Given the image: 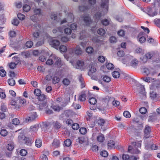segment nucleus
Listing matches in <instances>:
<instances>
[{
  "mask_svg": "<svg viewBox=\"0 0 160 160\" xmlns=\"http://www.w3.org/2000/svg\"><path fill=\"white\" fill-rule=\"evenodd\" d=\"M17 101H18L19 103L22 104H24L26 102V100L23 98L21 97H18Z\"/></svg>",
  "mask_w": 160,
  "mask_h": 160,
  "instance_id": "obj_29",
  "label": "nucleus"
},
{
  "mask_svg": "<svg viewBox=\"0 0 160 160\" xmlns=\"http://www.w3.org/2000/svg\"><path fill=\"white\" fill-rule=\"evenodd\" d=\"M59 48L60 52H65L67 50L66 47L64 45L60 46Z\"/></svg>",
  "mask_w": 160,
  "mask_h": 160,
  "instance_id": "obj_34",
  "label": "nucleus"
},
{
  "mask_svg": "<svg viewBox=\"0 0 160 160\" xmlns=\"http://www.w3.org/2000/svg\"><path fill=\"white\" fill-rule=\"evenodd\" d=\"M79 9L81 12H84L88 11L89 8L87 6L81 5L79 6Z\"/></svg>",
  "mask_w": 160,
  "mask_h": 160,
  "instance_id": "obj_18",
  "label": "nucleus"
},
{
  "mask_svg": "<svg viewBox=\"0 0 160 160\" xmlns=\"http://www.w3.org/2000/svg\"><path fill=\"white\" fill-rule=\"evenodd\" d=\"M100 155L103 157H106L108 156V153L107 151L103 150L101 152Z\"/></svg>",
  "mask_w": 160,
  "mask_h": 160,
  "instance_id": "obj_54",
  "label": "nucleus"
},
{
  "mask_svg": "<svg viewBox=\"0 0 160 160\" xmlns=\"http://www.w3.org/2000/svg\"><path fill=\"white\" fill-rule=\"evenodd\" d=\"M120 73L117 71H114L112 73V76L114 78H118L120 77Z\"/></svg>",
  "mask_w": 160,
  "mask_h": 160,
  "instance_id": "obj_31",
  "label": "nucleus"
},
{
  "mask_svg": "<svg viewBox=\"0 0 160 160\" xmlns=\"http://www.w3.org/2000/svg\"><path fill=\"white\" fill-rule=\"evenodd\" d=\"M142 141H141L132 142L131 141L132 146H128V152L133 154H138L140 151L138 149V148H141Z\"/></svg>",
  "mask_w": 160,
  "mask_h": 160,
  "instance_id": "obj_1",
  "label": "nucleus"
},
{
  "mask_svg": "<svg viewBox=\"0 0 160 160\" xmlns=\"http://www.w3.org/2000/svg\"><path fill=\"white\" fill-rule=\"evenodd\" d=\"M154 22L158 27L160 28V19L156 18L154 20Z\"/></svg>",
  "mask_w": 160,
  "mask_h": 160,
  "instance_id": "obj_55",
  "label": "nucleus"
},
{
  "mask_svg": "<svg viewBox=\"0 0 160 160\" xmlns=\"http://www.w3.org/2000/svg\"><path fill=\"white\" fill-rule=\"evenodd\" d=\"M123 116L126 118H129L131 116L130 113L128 111H125L123 113Z\"/></svg>",
  "mask_w": 160,
  "mask_h": 160,
  "instance_id": "obj_50",
  "label": "nucleus"
},
{
  "mask_svg": "<svg viewBox=\"0 0 160 160\" xmlns=\"http://www.w3.org/2000/svg\"><path fill=\"white\" fill-rule=\"evenodd\" d=\"M110 23V21L107 19H105L101 21V23L103 25L108 26Z\"/></svg>",
  "mask_w": 160,
  "mask_h": 160,
  "instance_id": "obj_35",
  "label": "nucleus"
},
{
  "mask_svg": "<svg viewBox=\"0 0 160 160\" xmlns=\"http://www.w3.org/2000/svg\"><path fill=\"white\" fill-rule=\"evenodd\" d=\"M72 53L77 55H81L82 53V49L78 45L75 48H72Z\"/></svg>",
  "mask_w": 160,
  "mask_h": 160,
  "instance_id": "obj_8",
  "label": "nucleus"
},
{
  "mask_svg": "<svg viewBox=\"0 0 160 160\" xmlns=\"http://www.w3.org/2000/svg\"><path fill=\"white\" fill-rule=\"evenodd\" d=\"M72 128L73 129L77 130L79 128V125L77 123H73L72 125Z\"/></svg>",
  "mask_w": 160,
  "mask_h": 160,
  "instance_id": "obj_56",
  "label": "nucleus"
},
{
  "mask_svg": "<svg viewBox=\"0 0 160 160\" xmlns=\"http://www.w3.org/2000/svg\"><path fill=\"white\" fill-rule=\"evenodd\" d=\"M60 141L59 140L54 139L52 143V145L55 148H57L60 146Z\"/></svg>",
  "mask_w": 160,
  "mask_h": 160,
  "instance_id": "obj_14",
  "label": "nucleus"
},
{
  "mask_svg": "<svg viewBox=\"0 0 160 160\" xmlns=\"http://www.w3.org/2000/svg\"><path fill=\"white\" fill-rule=\"evenodd\" d=\"M97 138L98 141L101 142H103L105 140V137L102 134H100L97 136Z\"/></svg>",
  "mask_w": 160,
  "mask_h": 160,
  "instance_id": "obj_19",
  "label": "nucleus"
},
{
  "mask_svg": "<svg viewBox=\"0 0 160 160\" xmlns=\"http://www.w3.org/2000/svg\"><path fill=\"white\" fill-rule=\"evenodd\" d=\"M17 65L16 63H15V62H11L9 65V68L12 69H14L16 68Z\"/></svg>",
  "mask_w": 160,
  "mask_h": 160,
  "instance_id": "obj_64",
  "label": "nucleus"
},
{
  "mask_svg": "<svg viewBox=\"0 0 160 160\" xmlns=\"http://www.w3.org/2000/svg\"><path fill=\"white\" fill-rule=\"evenodd\" d=\"M102 78L103 81L105 82H109L111 80V78L107 75H103L102 76Z\"/></svg>",
  "mask_w": 160,
  "mask_h": 160,
  "instance_id": "obj_22",
  "label": "nucleus"
},
{
  "mask_svg": "<svg viewBox=\"0 0 160 160\" xmlns=\"http://www.w3.org/2000/svg\"><path fill=\"white\" fill-rule=\"evenodd\" d=\"M109 40L111 43L115 42L117 41V39L114 36H111Z\"/></svg>",
  "mask_w": 160,
  "mask_h": 160,
  "instance_id": "obj_62",
  "label": "nucleus"
},
{
  "mask_svg": "<svg viewBox=\"0 0 160 160\" xmlns=\"http://www.w3.org/2000/svg\"><path fill=\"white\" fill-rule=\"evenodd\" d=\"M89 102L91 104L95 105L97 103V100L95 98L92 97L89 99Z\"/></svg>",
  "mask_w": 160,
  "mask_h": 160,
  "instance_id": "obj_28",
  "label": "nucleus"
},
{
  "mask_svg": "<svg viewBox=\"0 0 160 160\" xmlns=\"http://www.w3.org/2000/svg\"><path fill=\"white\" fill-rule=\"evenodd\" d=\"M152 56V54L150 52H148L142 58H141L143 62H146L148 59H150Z\"/></svg>",
  "mask_w": 160,
  "mask_h": 160,
  "instance_id": "obj_11",
  "label": "nucleus"
},
{
  "mask_svg": "<svg viewBox=\"0 0 160 160\" xmlns=\"http://www.w3.org/2000/svg\"><path fill=\"white\" fill-rule=\"evenodd\" d=\"M27 154V152L25 149H22L20 151V154L22 156H25Z\"/></svg>",
  "mask_w": 160,
  "mask_h": 160,
  "instance_id": "obj_44",
  "label": "nucleus"
},
{
  "mask_svg": "<svg viewBox=\"0 0 160 160\" xmlns=\"http://www.w3.org/2000/svg\"><path fill=\"white\" fill-rule=\"evenodd\" d=\"M34 93L35 95L39 96L41 94V91L39 89L36 88L34 90Z\"/></svg>",
  "mask_w": 160,
  "mask_h": 160,
  "instance_id": "obj_37",
  "label": "nucleus"
},
{
  "mask_svg": "<svg viewBox=\"0 0 160 160\" xmlns=\"http://www.w3.org/2000/svg\"><path fill=\"white\" fill-rule=\"evenodd\" d=\"M77 65L78 68H79L81 69H83L84 62L82 61L78 60L77 62Z\"/></svg>",
  "mask_w": 160,
  "mask_h": 160,
  "instance_id": "obj_15",
  "label": "nucleus"
},
{
  "mask_svg": "<svg viewBox=\"0 0 160 160\" xmlns=\"http://www.w3.org/2000/svg\"><path fill=\"white\" fill-rule=\"evenodd\" d=\"M108 148L111 149L113 148H115V142L113 140H110L108 142Z\"/></svg>",
  "mask_w": 160,
  "mask_h": 160,
  "instance_id": "obj_21",
  "label": "nucleus"
},
{
  "mask_svg": "<svg viewBox=\"0 0 160 160\" xmlns=\"http://www.w3.org/2000/svg\"><path fill=\"white\" fill-rule=\"evenodd\" d=\"M101 6L102 8L105 7L106 10L108 11L109 0H102Z\"/></svg>",
  "mask_w": 160,
  "mask_h": 160,
  "instance_id": "obj_13",
  "label": "nucleus"
},
{
  "mask_svg": "<svg viewBox=\"0 0 160 160\" xmlns=\"http://www.w3.org/2000/svg\"><path fill=\"white\" fill-rule=\"evenodd\" d=\"M70 80L67 78H64L62 81V84L66 86H68L70 84Z\"/></svg>",
  "mask_w": 160,
  "mask_h": 160,
  "instance_id": "obj_20",
  "label": "nucleus"
},
{
  "mask_svg": "<svg viewBox=\"0 0 160 160\" xmlns=\"http://www.w3.org/2000/svg\"><path fill=\"white\" fill-rule=\"evenodd\" d=\"M8 82L9 85L11 86H14L16 83L15 80L13 78L9 79Z\"/></svg>",
  "mask_w": 160,
  "mask_h": 160,
  "instance_id": "obj_25",
  "label": "nucleus"
},
{
  "mask_svg": "<svg viewBox=\"0 0 160 160\" xmlns=\"http://www.w3.org/2000/svg\"><path fill=\"white\" fill-rule=\"evenodd\" d=\"M50 44L52 47L58 50L60 45V42L58 40L53 39L50 42Z\"/></svg>",
  "mask_w": 160,
  "mask_h": 160,
  "instance_id": "obj_7",
  "label": "nucleus"
},
{
  "mask_svg": "<svg viewBox=\"0 0 160 160\" xmlns=\"http://www.w3.org/2000/svg\"><path fill=\"white\" fill-rule=\"evenodd\" d=\"M60 78L58 76L55 75L52 78V82L54 84L58 83L60 81Z\"/></svg>",
  "mask_w": 160,
  "mask_h": 160,
  "instance_id": "obj_16",
  "label": "nucleus"
},
{
  "mask_svg": "<svg viewBox=\"0 0 160 160\" xmlns=\"http://www.w3.org/2000/svg\"><path fill=\"white\" fill-rule=\"evenodd\" d=\"M141 79L143 80L144 81L148 82H151V81L152 80V78L149 77L142 78Z\"/></svg>",
  "mask_w": 160,
  "mask_h": 160,
  "instance_id": "obj_45",
  "label": "nucleus"
},
{
  "mask_svg": "<svg viewBox=\"0 0 160 160\" xmlns=\"http://www.w3.org/2000/svg\"><path fill=\"white\" fill-rule=\"evenodd\" d=\"M138 63V61L137 59H134L131 61V65L132 66H137Z\"/></svg>",
  "mask_w": 160,
  "mask_h": 160,
  "instance_id": "obj_47",
  "label": "nucleus"
},
{
  "mask_svg": "<svg viewBox=\"0 0 160 160\" xmlns=\"http://www.w3.org/2000/svg\"><path fill=\"white\" fill-rule=\"evenodd\" d=\"M38 97V100L39 101L43 102L45 101V100L46 99V96L44 94H40Z\"/></svg>",
  "mask_w": 160,
  "mask_h": 160,
  "instance_id": "obj_33",
  "label": "nucleus"
},
{
  "mask_svg": "<svg viewBox=\"0 0 160 160\" xmlns=\"http://www.w3.org/2000/svg\"><path fill=\"white\" fill-rule=\"evenodd\" d=\"M18 139L20 142H22L26 139V137L22 134H20L18 136Z\"/></svg>",
  "mask_w": 160,
  "mask_h": 160,
  "instance_id": "obj_32",
  "label": "nucleus"
},
{
  "mask_svg": "<svg viewBox=\"0 0 160 160\" xmlns=\"http://www.w3.org/2000/svg\"><path fill=\"white\" fill-rule=\"evenodd\" d=\"M52 108L54 111L59 112L61 109V108L58 105H53L52 106Z\"/></svg>",
  "mask_w": 160,
  "mask_h": 160,
  "instance_id": "obj_30",
  "label": "nucleus"
},
{
  "mask_svg": "<svg viewBox=\"0 0 160 160\" xmlns=\"http://www.w3.org/2000/svg\"><path fill=\"white\" fill-rule=\"evenodd\" d=\"M105 122V120L102 119H100L98 121V123L101 126H103Z\"/></svg>",
  "mask_w": 160,
  "mask_h": 160,
  "instance_id": "obj_43",
  "label": "nucleus"
},
{
  "mask_svg": "<svg viewBox=\"0 0 160 160\" xmlns=\"http://www.w3.org/2000/svg\"><path fill=\"white\" fill-rule=\"evenodd\" d=\"M1 135L2 136H5L8 134L7 131L5 129H1L0 131Z\"/></svg>",
  "mask_w": 160,
  "mask_h": 160,
  "instance_id": "obj_40",
  "label": "nucleus"
},
{
  "mask_svg": "<svg viewBox=\"0 0 160 160\" xmlns=\"http://www.w3.org/2000/svg\"><path fill=\"white\" fill-rule=\"evenodd\" d=\"M151 132V127L148 125L145 126L144 131V137L145 138H148L150 137Z\"/></svg>",
  "mask_w": 160,
  "mask_h": 160,
  "instance_id": "obj_6",
  "label": "nucleus"
},
{
  "mask_svg": "<svg viewBox=\"0 0 160 160\" xmlns=\"http://www.w3.org/2000/svg\"><path fill=\"white\" fill-rule=\"evenodd\" d=\"M146 40V38L145 37L142 36L140 37L139 39V42L141 43L145 42Z\"/></svg>",
  "mask_w": 160,
  "mask_h": 160,
  "instance_id": "obj_63",
  "label": "nucleus"
},
{
  "mask_svg": "<svg viewBox=\"0 0 160 160\" xmlns=\"http://www.w3.org/2000/svg\"><path fill=\"white\" fill-rule=\"evenodd\" d=\"M64 142L65 146L67 147L70 146L72 143L71 140L69 139H66Z\"/></svg>",
  "mask_w": 160,
  "mask_h": 160,
  "instance_id": "obj_27",
  "label": "nucleus"
},
{
  "mask_svg": "<svg viewBox=\"0 0 160 160\" xmlns=\"http://www.w3.org/2000/svg\"><path fill=\"white\" fill-rule=\"evenodd\" d=\"M61 126V124L58 122L56 121L54 125V127L57 129H59L60 128Z\"/></svg>",
  "mask_w": 160,
  "mask_h": 160,
  "instance_id": "obj_41",
  "label": "nucleus"
},
{
  "mask_svg": "<svg viewBox=\"0 0 160 160\" xmlns=\"http://www.w3.org/2000/svg\"><path fill=\"white\" fill-rule=\"evenodd\" d=\"M146 12L150 16L153 17L157 14V10L155 7L148 8Z\"/></svg>",
  "mask_w": 160,
  "mask_h": 160,
  "instance_id": "obj_2",
  "label": "nucleus"
},
{
  "mask_svg": "<svg viewBox=\"0 0 160 160\" xmlns=\"http://www.w3.org/2000/svg\"><path fill=\"white\" fill-rule=\"evenodd\" d=\"M106 67L108 69L112 70L114 68L113 65L112 63H108L106 65Z\"/></svg>",
  "mask_w": 160,
  "mask_h": 160,
  "instance_id": "obj_60",
  "label": "nucleus"
},
{
  "mask_svg": "<svg viewBox=\"0 0 160 160\" xmlns=\"http://www.w3.org/2000/svg\"><path fill=\"white\" fill-rule=\"evenodd\" d=\"M7 148L8 150L10 151H12L14 148V143L13 142H10L7 146Z\"/></svg>",
  "mask_w": 160,
  "mask_h": 160,
  "instance_id": "obj_17",
  "label": "nucleus"
},
{
  "mask_svg": "<svg viewBox=\"0 0 160 160\" xmlns=\"http://www.w3.org/2000/svg\"><path fill=\"white\" fill-rule=\"evenodd\" d=\"M130 157L129 155L126 154H123L122 156L123 160H129Z\"/></svg>",
  "mask_w": 160,
  "mask_h": 160,
  "instance_id": "obj_59",
  "label": "nucleus"
},
{
  "mask_svg": "<svg viewBox=\"0 0 160 160\" xmlns=\"http://www.w3.org/2000/svg\"><path fill=\"white\" fill-rule=\"evenodd\" d=\"M30 7L29 5L26 4L23 6V9L24 11L28 12L30 9Z\"/></svg>",
  "mask_w": 160,
  "mask_h": 160,
  "instance_id": "obj_38",
  "label": "nucleus"
},
{
  "mask_svg": "<svg viewBox=\"0 0 160 160\" xmlns=\"http://www.w3.org/2000/svg\"><path fill=\"white\" fill-rule=\"evenodd\" d=\"M117 54L119 57H122L124 56L125 53L123 51L119 50L117 52Z\"/></svg>",
  "mask_w": 160,
  "mask_h": 160,
  "instance_id": "obj_52",
  "label": "nucleus"
},
{
  "mask_svg": "<svg viewBox=\"0 0 160 160\" xmlns=\"http://www.w3.org/2000/svg\"><path fill=\"white\" fill-rule=\"evenodd\" d=\"M84 138L83 137H79L77 140V142H78L79 143L82 144L84 142Z\"/></svg>",
  "mask_w": 160,
  "mask_h": 160,
  "instance_id": "obj_61",
  "label": "nucleus"
},
{
  "mask_svg": "<svg viewBox=\"0 0 160 160\" xmlns=\"http://www.w3.org/2000/svg\"><path fill=\"white\" fill-rule=\"evenodd\" d=\"M39 159V160H48V158L46 155L43 154L40 156Z\"/></svg>",
  "mask_w": 160,
  "mask_h": 160,
  "instance_id": "obj_58",
  "label": "nucleus"
},
{
  "mask_svg": "<svg viewBox=\"0 0 160 160\" xmlns=\"http://www.w3.org/2000/svg\"><path fill=\"white\" fill-rule=\"evenodd\" d=\"M86 95L85 91L82 92L78 97V100L80 101H84L86 100Z\"/></svg>",
  "mask_w": 160,
  "mask_h": 160,
  "instance_id": "obj_12",
  "label": "nucleus"
},
{
  "mask_svg": "<svg viewBox=\"0 0 160 160\" xmlns=\"http://www.w3.org/2000/svg\"><path fill=\"white\" fill-rule=\"evenodd\" d=\"M102 13L100 12H97L94 15V18L96 21L98 22L100 18L101 17Z\"/></svg>",
  "mask_w": 160,
  "mask_h": 160,
  "instance_id": "obj_24",
  "label": "nucleus"
},
{
  "mask_svg": "<svg viewBox=\"0 0 160 160\" xmlns=\"http://www.w3.org/2000/svg\"><path fill=\"white\" fill-rule=\"evenodd\" d=\"M72 30L69 28H66L64 29V31L66 34H70L72 32Z\"/></svg>",
  "mask_w": 160,
  "mask_h": 160,
  "instance_id": "obj_51",
  "label": "nucleus"
},
{
  "mask_svg": "<svg viewBox=\"0 0 160 160\" xmlns=\"http://www.w3.org/2000/svg\"><path fill=\"white\" fill-rule=\"evenodd\" d=\"M98 34L101 35H103L105 33V31L104 29L100 28L98 31Z\"/></svg>",
  "mask_w": 160,
  "mask_h": 160,
  "instance_id": "obj_48",
  "label": "nucleus"
},
{
  "mask_svg": "<svg viewBox=\"0 0 160 160\" xmlns=\"http://www.w3.org/2000/svg\"><path fill=\"white\" fill-rule=\"evenodd\" d=\"M83 19L85 25L89 26L92 22L89 14H86L81 17Z\"/></svg>",
  "mask_w": 160,
  "mask_h": 160,
  "instance_id": "obj_4",
  "label": "nucleus"
},
{
  "mask_svg": "<svg viewBox=\"0 0 160 160\" xmlns=\"http://www.w3.org/2000/svg\"><path fill=\"white\" fill-rule=\"evenodd\" d=\"M55 66L58 68H61L63 69L65 68L66 67L65 63L62 61L60 58H57L55 63Z\"/></svg>",
  "mask_w": 160,
  "mask_h": 160,
  "instance_id": "obj_3",
  "label": "nucleus"
},
{
  "mask_svg": "<svg viewBox=\"0 0 160 160\" xmlns=\"http://www.w3.org/2000/svg\"><path fill=\"white\" fill-rule=\"evenodd\" d=\"M86 52L88 54L92 53L94 51L93 48L92 47H87L86 49Z\"/></svg>",
  "mask_w": 160,
  "mask_h": 160,
  "instance_id": "obj_39",
  "label": "nucleus"
},
{
  "mask_svg": "<svg viewBox=\"0 0 160 160\" xmlns=\"http://www.w3.org/2000/svg\"><path fill=\"white\" fill-rule=\"evenodd\" d=\"M38 115L35 112H31V114L29 117H27L26 118V120L27 121L31 122L34 120L37 117Z\"/></svg>",
  "mask_w": 160,
  "mask_h": 160,
  "instance_id": "obj_9",
  "label": "nucleus"
},
{
  "mask_svg": "<svg viewBox=\"0 0 160 160\" xmlns=\"http://www.w3.org/2000/svg\"><path fill=\"white\" fill-rule=\"evenodd\" d=\"M118 34L121 37H124L125 34V32L122 30H120L118 32Z\"/></svg>",
  "mask_w": 160,
  "mask_h": 160,
  "instance_id": "obj_46",
  "label": "nucleus"
},
{
  "mask_svg": "<svg viewBox=\"0 0 160 160\" xmlns=\"http://www.w3.org/2000/svg\"><path fill=\"white\" fill-rule=\"evenodd\" d=\"M90 69V73L91 72L92 73L95 72L96 71V68L95 67L92 66V64H90L89 65Z\"/></svg>",
  "mask_w": 160,
  "mask_h": 160,
  "instance_id": "obj_49",
  "label": "nucleus"
},
{
  "mask_svg": "<svg viewBox=\"0 0 160 160\" xmlns=\"http://www.w3.org/2000/svg\"><path fill=\"white\" fill-rule=\"evenodd\" d=\"M33 45V42L31 41H28L26 43V46L28 48H30Z\"/></svg>",
  "mask_w": 160,
  "mask_h": 160,
  "instance_id": "obj_36",
  "label": "nucleus"
},
{
  "mask_svg": "<svg viewBox=\"0 0 160 160\" xmlns=\"http://www.w3.org/2000/svg\"><path fill=\"white\" fill-rule=\"evenodd\" d=\"M17 16L19 19L21 20H22L25 18V15L21 13H18Z\"/></svg>",
  "mask_w": 160,
  "mask_h": 160,
  "instance_id": "obj_57",
  "label": "nucleus"
},
{
  "mask_svg": "<svg viewBox=\"0 0 160 160\" xmlns=\"http://www.w3.org/2000/svg\"><path fill=\"white\" fill-rule=\"evenodd\" d=\"M37 107L39 110H41L43 109H46L48 107V105L46 101H44L38 104Z\"/></svg>",
  "mask_w": 160,
  "mask_h": 160,
  "instance_id": "obj_10",
  "label": "nucleus"
},
{
  "mask_svg": "<svg viewBox=\"0 0 160 160\" xmlns=\"http://www.w3.org/2000/svg\"><path fill=\"white\" fill-rule=\"evenodd\" d=\"M42 141L40 139H37L35 142V144L36 147L40 148L42 146Z\"/></svg>",
  "mask_w": 160,
  "mask_h": 160,
  "instance_id": "obj_26",
  "label": "nucleus"
},
{
  "mask_svg": "<svg viewBox=\"0 0 160 160\" xmlns=\"http://www.w3.org/2000/svg\"><path fill=\"white\" fill-rule=\"evenodd\" d=\"M74 17L73 14L72 13H69L67 17V20L64 19L62 20L61 22V24H62L65 22H68L71 23L72 22L74 19Z\"/></svg>",
  "mask_w": 160,
  "mask_h": 160,
  "instance_id": "obj_5",
  "label": "nucleus"
},
{
  "mask_svg": "<svg viewBox=\"0 0 160 160\" xmlns=\"http://www.w3.org/2000/svg\"><path fill=\"white\" fill-rule=\"evenodd\" d=\"M140 113L142 114H145L147 112L146 108L145 107H141L139 109Z\"/></svg>",
  "mask_w": 160,
  "mask_h": 160,
  "instance_id": "obj_42",
  "label": "nucleus"
},
{
  "mask_svg": "<svg viewBox=\"0 0 160 160\" xmlns=\"http://www.w3.org/2000/svg\"><path fill=\"white\" fill-rule=\"evenodd\" d=\"M79 132L82 134H85L87 132V130L85 128H81L79 129Z\"/></svg>",
  "mask_w": 160,
  "mask_h": 160,
  "instance_id": "obj_53",
  "label": "nucleus"
},
{
  "mask_svg": "<svg viewBox=\"0 0 160 160\" xmlns=\"http://www.w3.org/2000/svg\"><path fill=\"white\" fill-rule=\"evenodd\" d=\"M12 123L16 126L18 125L20 123V120L18 118H14L12 120Z\"/></svg>",
  "mask_w": 160,
  "mask_h": 160,
  "instance_id": "obj_23",
  "label": "nucleus"
}]
</instances>
